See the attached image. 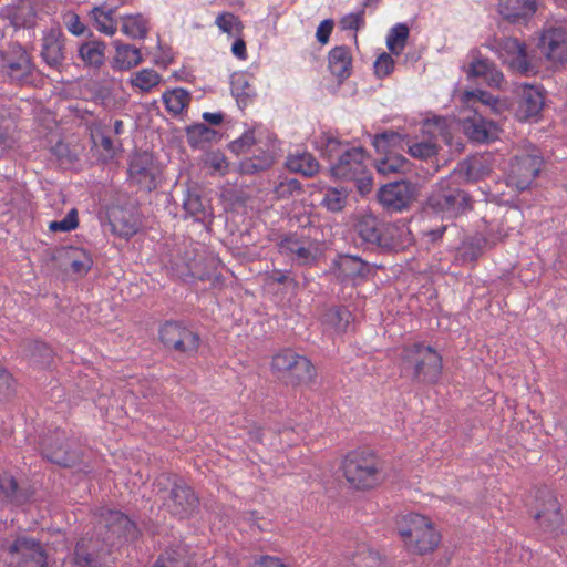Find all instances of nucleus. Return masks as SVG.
I'll list each match as a JSON object with an SVG mask.
<instances>
[{
  "mask_svg": "<svg viewBox=\"0 0 567 567\" xmlns=\"http://www.w3.org/2000/svg\"><path fill=\"white\" fill-rule=\"evenodd\" d=\"M215 24L223 33L233 35L240 32L243 24L238 17L231 12H221L216 17Z\"/></svg>",
  "mask_w": 567,
  "mask_h": 567,
  "instance_id": "obj_47",
  "label": "nucleus"
},
{
  "mask_svg": "<svg viewBox=\"0 0 567 567\" xmlns=\"http://www.w3.org/2000/svg\"><path fill=\"white\" fill-rule=\"evenodd\" d=\"M93 18L100 32L106 35H113L116 32L117 25L115 20H104L102 17L97 16H93Z\"/></svg>",
  "mask_w": 567,
  "mask_h": 567,
  "instance_id": "obj_60",
  "label": "nucleus"
},
{
  "mask_svg": "<svg viewBox=\"0 0 567 567\" xmlns=\"http://www.w3.org/2000/svg\"><path fill=\"white\" fill-rule=\"evenodd\" d=\"M409 38V28L404 23H396L386 35V47L391 54L400 55Z\"/></svg>",
  "mask_w": 567,
  "mask_h": 567,
  "instance_id": "obj_42",
  "label": "nucleus"
},
{
  "mask_svg": "<svg viewBox=\"0 0 567 567\" xmlns=\"http://www.w3.org/2000/svg\"><path fill=\"white\" fill-rule=\"evenodd\" d=\"M402 369L412 378L425 383H435L442 373V357L423 343L405 346L401 351Z\"/></svg>",
  "mask_w": 567,
  "mask_h": 567,
  "instance_id": "obj_5",
  "label": "nucleus"
},
{
  "mask_svg": "<svg viewBox=\"0 0 567 567\" xmlns=\"http://www.w3.org/2000/svg\"><path fill=\"white\" fill-rule=\"evenodd\" d=\"M29 357L33 364L40 368H47L52 360V351L47 343L41 341H33L29 343Z\"/></svg>",
  "mask_w": 567,
  "mask_h": 567,
  "instance_id": "obj_45",
  "label": "nucleus"
},
{
  "mask_svg": "<svg viewBox=\"0 0 567 567\" xmlns=\"http://www.w3.org/2000/svg\"><path fill=\"white\" fill-rule=\"evenodd\" d=\"M84 539L76 543L73 551L54 557L47 554L41 543L32 537L19 536L6 546L11 564L30 567H97L95 557L84 548Z\"/></svg>",
  "mask_w": 567,
  "mask_h": 567,
  "instance_id": "obj_1",
  "label": "nucleus"
},
{
  "mask_svg": "<svg viewBox=\"0 0 567 567\" xmlns=\"http://www.w3.org/2000/svg\"><path fill=\"white\" fill-rule=\"evenodd\" d=\"M461 173L442 178L426 200L424 212L442 219H453L471 209V199L460 186Z\"/></svg>",
  "mask_w": 567,
  "mask_h": 567,
  "instance_id": "obj_3",
  "label": "nucleus"
},
{
  "mask_svg": "<svg viewBox=\"0 0 567 567\" xmlns=\"http://www.w3.org/2000/svg\"><path fill=\"white\" fill-rule=\"evenodd\" d=\"M42 454L51 463L64 467H71L79 461L78 452L70 451L64 445L54 449L51 443L47 442L43 444Z\"/></svg>",
  "mask_w": 567,
  "mask_h": 567,
  "instance_id": "obj_36",
  "label": "nucleus"
},
{
  "mask_svg": "<svg viewBox=\"0 0 567 567\" xmlns=\"http://www.w3.org/2000/svg\"><path fill=\"white\" fill-rule=\"evenodd\" d=\"M0 494L6 502H19L18 483L12 476L8 474L0 476Z\"/></svg>",
  "mask_w": 567,
  "mask_h": 567,
  "instance_id": "obj_49",
  "label": "nucleus"
},
{
  "mask_svg": "<svg viewBox=\"0 0 567 567\" xmlns=\"http://www.w3.org/2000/svg\"><path fill=\"white\" fill-rule=\"evenodd\" d=\"M162 100L168 113L172 115H179L190 102V95L188 91L182 87H176L166 91Z\"/></svg>",
  "mask_w": 567,
  "mask_h": 567,
  "instance_id": "obj_38",
  "label": "nucleus"
},
{
  "mask_svg": "<svg viewBox=\"0 0 567 567\" xmlns=\"http://www.w3.org/2000/svg\"><path fill=\"white\" fill-rule=\"evenodd\" d=\"M162 76L153 69H143L131 75L130 83L141 92H150L159 84Z\"/></svg>",
  "mask_w": 567,
  "mask_h": 567,
  "instance_id": "obj_41",
  "label": "nucleus"
},
{
  "mask_svg": "<svg viewBox=\"0 0 567 567\" xmlns=\"http://www.w3.org/2000/svg\"><path fill=\"white\" fill-rule=\"evenodd\" d=\"M544 56L555 63H567V30L563 25L546 28L539 38Z\"/></svg>",
  "mask_w": 567,
  "mask_h": 567,
  "instance_id": "obj_18",
  "label": "nucleus"
},
{
  "mask_svg": "<svg viewBox=\"0 0 567 567\" xmlns=\"http://www.w3.org/2000/svg\"><path fill=\"white\" fill-rule=\"evenodd\" d=\"M271 365L275 371L297 383L309 382L316 375V369L310 360L291 349H285L274 355Z\"/></svg>",
  "mask_w": 567,
  "mask_h": 567,
  "instance_id": "obj_10",
  "label": "nucleus"
},
{
  "mask_svg": "<svg viewBox=\"0 0 567 567\" xmlns=\"http://www.w3.org/2000/svg\"><path fill=\"white\" fill-rule=\"evenodd\" d=\"M342 468L347 482L358 489L373 488L385 477L381 461L371 452H350Z\"/></svg>",
  "mask_w": 567,
  "mask_h": 567,
  "instance_id": "obj_4",
  "label": "nucleus"
},
{
  "mask_svg": "<svg viewBox=\"0 0 567 567\" xmlns=\"http://www.w3.org/2000/svg\"><path fill=\"white\" fill-rule=\"evenodd\" d=\"M159 338L163 344L186 357H194L200 344L197 332L177 321L166 322L161 327Z\"/></svg>",
  "mask_w": 567,
  "mask_h": 567,
  "instance_id": "obj_9",
  "label": "nucleus"
},
{
  "mask_svg": "<svg viewBox=\"0 0 567 567\" xmlns=\"http://www.w3.org/2000/svg\"><path fill=\"white\" fill-rule=\"evenodd\" d=\"M317 147L331 162L333 177L354 181L361 192L371 186L372 177L368 171V156L363 147L349 146L329 134L319 137Z\"/></svg>",
  "mask_w": 567,
  "mask_h": 567,
  "instance_id": "obj_2",
  "label": "nucleus"
},
{
  "mask_svg": "<svg viewBox=\"0 0 567 567\" xmlns=\"http://www.w3.org/2000/svg\"><path fill=\"white\" fill-rule=\"evenodd\" d=\"M230 90L239 105L246 106L256 96V90L245 73H235L230 78Z\"/></svg>",
  "mask_w": 567,
  "mask_h": 567,
  "instance_id": "obj_34",
  "label": "nucleus"
},
{
  "mask_svg": "<svg viewBox=\"0 0 567 567\" xmlns=\"http://www.w3.org/2000/svg\"><path fill=\"white\" fill-rule=\"evenodd\" d=\"M364 10L358 12H350L343 16L340 20L342 30L358 31L364 24Z\"/></svg>",
  "mask_w": 567,
  "mask_h": 567,
  "instance_id": "obj_54",
  "label": "nucleus"
},
{
  "mask_svg": "<svg viewBox=\"0 0 567 567\" xmlns=\"http://www.w3.org/2000/svg\"><path fill=\"white\" fill-rule=\"evenodd\" d=\"M467 56L470 62L465 72L468 79H480L488 86L501 87L504 75L493 62L483 56L477 49L471 50Z\"/></svg>",
  "mask_w": 567,
  "mask_h": 567,
  "instance_id": "obj_19",
  "label": "nucleus"
},
{
  "mask_svg": "<svg viewBox=\"0 0 567 567\" xmlns=\"http://www.w3.org/2000/svg\"><path fill=\"white\" fill-rule=\"evenodd\" d=\"M333 29V21L330 19L323 20L316 31V38L319 43L326 44L329 41L330 34Z\"/></svg>",
  "mask_w": 567,
  "mask_h": 567,
  "instance_id": "obj_59",
  "label": "nucleus"
},
{
  "mask_svg": "<svg viewBox=\"0 0 567 567\" xmlns=\"http://www.w3.org/2000/svg\"><path fill=\"white\" fill-rule=\"evenodd\" d=\"M374 73L379 79H383L394 70V60L391 54L382 52L373 63Z\"/></svg>",
  "mask_w": 567,
  "mask_h": 567,
  "instance_id": "obj_51",
  "label": "nucleus"
},
{
  "mask_svg": "<svg viewBox=\"0 0 567 567\" xmlns=\"http://www.w3.org/2000/svg\"><path fill=\"white\" fill-rule=\"evenodd\" d=\"M379 558L380 557L377 551L367 549V551L357 554L354 564L363 567H377Z\"/></svg>",
  "mask_w": 567,
  "mask_h": 567,
  "instance_id": "obj_58",
  "label": "nucleus"
},
{
  "mask_svg": "<svg viewBox=\"0 0 567 567\" xmlns=\"http://www.w3.org/2000/svg\"><path fill=\"white\" fill-rule=\"evenodd\" d=\"M543 159L537 154L516 155L511 163L509 183L518 189H526L539 174Z\"/></svg>",
  "mask_w": 567,
  "mask_h": 567,
  "instance_id": "obj_17",
  "label": "nucleus"
},
{
  "mask_svg": "<svg viewBox=\"0 0 567 567\" xmlns=\"http://www.w3.org/2000/svg\"><path fill=\"white\" fill-rule=\"evenodd\" d=\"M231 53L241 61L247 59L246 42L241 38H237L233 43Z\"/></svg>",
  "mask_w": 567,
  "mask_h": 567,
  "instance_id": "obj_64",
  "label": "nucleus"
},
{
  "mask_svg": "<svg viewBox=\"0 0 567 567\" xmlns=\"http://www.w3.org/2000/svg\"><path fill=\"white\" fill-rule=\"evenodd\" d=\"M142 62V54L131 44H116L114 64L120 70H130Z\"/></svg>",
  "mask_w": 567,
  "mask_h": 567,
  "instance_id": "obj_37",
  "label": "nucleus"
},
{
  "mask_svg": "<svg viewBox=\"0 0 567 567\" xmlns=\"http://www.w3.org/2000/svg\"><path fill=\"white\" fill-rule=\"evenodd\" d=\"M99 525L105 528L102 534L103 542L110 546L116 545L121 539H135L138 530L136 524L125 514L113 509H101Z\"/></svg>",
  "mask_w": 567,
  "mask_h": 567,
  "instance_id": "obj_11",
  "label": "nucleus"
},
{
  "mask_svg": "<svg viewBox=\"0 0 567 567\" xmlns=\"http://www.w3.org/2000/svg\"><path fill=\"white\" fill-rule=\"evenodd\" d=\"M347 197L343 187H329L322 193L321 205L331 212H339L344 207Z\"/></svg>",
  "mask_w": 567,
  "mask_h": 567,
  "instance_id": "obj_44",
  "label": "nucleus"
},
{
  "mask_svg": "<svg viewBox=\"0 0 567 567\" xmlns=\"http://www.w3.org/2000/svg\"><path fill=\"white\" fill-rule=\"evenodd\" d=\"M41 56L51 68L58 69L64 61L63 34L59 29H50L43 33Z\"/></svg>",
  "mask_w": 567,
  "mask_h": 567,
  "instance_id": "obj_25",
  "label": "nucleus"
},
{
  "mask_svg": "<svg viewBox=\"0 0 567 567\" xmlns=\"http://www.w3.org/2000/svg\"><path fill=\"white\" fill-rule=\"evenodd\" d=\"M18 140L16 121L9 115L4 107L0 106V157L4 153L13 150Z\"/></svg>",
  "mask_w": 567,
  "mask_h": 567,
  "instance_id": "obj_30",
  "label": "nucleus"
},
{
  "mask_svg": "<svg viewBox=\"0 0 567 567\" xmlns=\"http://www.w3.org/2000/svg\"><path fill=\"white\" fill-rule=\"evenodd\" d=\"M301 190V184L296 178H284L274 187V195L277 199H288Z\"/></svg>",
  "mask_w": 567,
  "mask_h": 567,
  "instance_id": "obj_48",
  "label": "nucleus"
},
{
  "mask_svg": "<svg viewBox=\"0 0 567 567\" xmlns=\"http://www.w3.org/2000/svg\"><path fill=\"white\" fill-rule=\"evenodd\" d=\"M117 4L114 7L107 6L106 3L100 7H95L92 10V16L102 17L104 20H114V14Z\"/></svg>",
  "mask_w": 567,
  "mask_h": 567,
  "instance_id": "obj_63",
  "label": "nucleus"
},
{
  "mask_svg": "<svg viewBox=\"0 0 567 567\" xmlns=\"http://www.w3.org/2000/svg\"><path fill=\"white\" fill-rule=\"evenodd\" d=\"M280 255L298 266L315 265L321 254L320 243L309 236L291 233L281 237L277 244Z\"/></svg>",
  "mask_w": 567,
  "mask_h": 567,
  "instance_id": "obj_7",
  "label": "nucleus"
},
{
  "mask_svg": "<svg viewBox=\"0 0 567 567\" xmlns=\"http://www.w3.org/2000/svg\"><path fill=\"white\" fill-rule=\"evenodd\" d=\"M402 135L389 131L378 134L373 138V145L384 157L375 162L379 174L389 176L391 174H405L410 171V162L401 154L393 153L390 148L402 145Z\"/></svg>",
  "mask_w": 567,
  "mask_h": 567,
  "instance_id": "obj_8",
  "label": "nucleus"
},
{
  "mask_svg": "<svg viewBox=\"0 0 567 567\" xmlns=\"http://www.w3.org/2000/svg\"><path fill=\"white\" fill-rule=\"evenodd\" d=\"M445 128V120L436 117L434 120H426L422 124V140L413 142L408 136H402V145L408 146L409 154L419 159H427L436 155L439 147L436 138L443 135Z\"/></svg>",
  "mask_w": 567,
  "mask_h": 567,
  "instance_id": "obj_13",
  "label": "nucleus"
},
{
  "mask_svg": "<svg viewBox=\"0 0 567 567\" xmlns=\"http://www.w3.org/2000/svg\"><path fill=\"white\" fill-rule=\"evenodd\" d=\"M413 243V235L404 221H386L381 250H401Z\"/></svg>",
  "mask_w": 567,
  "mask_h": 567,
  "instance_id": "obj_27",
  "label": "nucleus"
},
{
  "mask_svg": "<svg viewBox=\"0 0 567 567\" xmlns=\"http://www.w3.org/2000/svg\"><path fill=\"white\" fill-rule=\"evenodd\" d=\"M183 208L186 214L194 217L196 220H203L208 215L200 196L189 188H187L184 194Z\"/></svg>",
  "mask_w": 567,
  "mask_h": 567,
  "instance_id": "obj_43",
  "label": "nucleus"
},
{
  "mask_svg": "<svg viewBox=\"0 0 567 567\" xmlns=\"http://www.w3.org/2000/svg\"><path fill=\"white\" fill-rule=\"evenodd\" d=\"M106 45L102 41L90 40L79 47V56L91 68H100L105 60Z\"/></svg>",
  "mask_w": 567,
  "mask_h": 567,
  "instance_id": "obj_33",
  "label": "nucleus"
},
{
  "mask_svg": "<svg viewBox=\"0 0 567 567\" xmlns=\"http://www.w3.org/2000/svg\"><path fill=\"white\" fill-rule=\"evenodd\" d=\"M538 0H498L497 11L511 23L526 24L537 12Z\"/></svg>",
  "mask_w": 567,
  "mask_h": 567,
  "instance_id": "obj_24",
  "label": "nucleus"
},
{
  "mask_svg": "<svg viewBox=\"0 0 567 567\" xmlns=\"http://www.w3.org/2000/svg\"><path fill=\"white\" fill-rule=\"evenodd\" d=\"M122 31L132 39H144L148 32V21L141 13L125 16L122 19Z\"/></svg>",
  "mask_w": 567,
  "mask_h": 567,
  "instance_id": "obj_39",
  "label": "nucleus"
},
{
  "mask_svg": "<svg viewBox=\"0 0 567 567\" xmlns=\"http://www.w3.org/2000/svg\"><path fill=\"white\" fill-rule=\"evenodd\" d=\"M332 270L341 282L363 280L370 272L369 264L353 255H339L332 264Z\"/></svg>",
  "mask_w": 567,
  "mask_h": 567,
  "instance_id": "obj_23",
  "label": "nucleus"
},
{
  "mask_svg": "<svg viewBox=\"0 0 567 567\" xmlns=\"http://www.w3.org/2000/svg\"><path fill=\"white\" fill-rule=\"evenodd\" d=\"M63 21L68 31L74 35H81L85 31L84 23L81 22L80 17L74 12H68Z\"/></svg>",
  "mask_w": 567,
  "mask_h": 567,
  "instance_id": "obj_57",
  "label": "nucleus"
},
{
  "mask_svg": "<svg viewBox=\"0 0 567 567\" xmlns=\"http://www.w3.org/2000/svg\"><path fill=\"white\" fill-rule=\"evenodd\" d=\"M404 522L406 527L400 528V535L409 550L423 555L439 545L441 536L427 517L409 513L404 516Z\"/></svg>",
  "mask_w": 567,
  "mask_h": 567,
  "instance_id": "obj_6",
  "label": "nucleus"
},
{
  "mask_svg": "<svg viewBox=\"0 0 567 567\" xmlns=\"http://www.w3.org/2000/svg\"><path fill=\"white\" fill-rule=\"evenodd\" d=\"M463 102L471 109H478L476 103L483 106H488L491 110L501 114L506 109V103L498 100L496 96L483 90L466 91L462 97Z\"/></svg>",
  "mask_w": 567,
  "mask_h": 567,
  "instance_id": "obj_32",
  "label": "nucleus"
},
{
  "mask_svg": "<svg viewBox=\"0 0 567 567\" xmlns=\"http://www.w3.org/2000/svg\"><path fill=\"white\" fill-rule=\"evenodd\" d=\"M249 567H287L279 558L271 556H261Z\"/></svg>",
  "mask_w": 567,
  "mask_h": 567,
  "instance_id": "obj_62",
  "label": "nucleus"
},
{
  "mask_svg": "<svg viewBox=\"0 0 567 567\" xmlns=\"http://www.w3.org/2000/svg\"><path fill=\"white\" fill-rule=\"evenodd\" d=\"M165 505L174 516L185 518L196 511L198 498L185 482L178 480L174 482Z\"/></svg>",
  "mask_w": 567,
  "mask_h": 567,
  "instance_id": "obj_20",
  "label": "nucleus"
},
{
  "mask_svg": "<svg viewBox=\"0 0 567 567\" xmlns=\"http://www.w3.org/2000/svg\"><path fill=\"white\" fill-rule=\"evenodd\" d=\"M415 188L404 181L390 183L380 188L378 197L380 203L389 210L401 212L409 207Z\"/></svg>",
  "mask_w": 567,
  "mask_h": 567,
  "instance_id": "obj_22",
  "label": "nucleus"
},
{
  "mask_svg": "<svg viewBox=\"0 0 567 567\" xmlns=\"http://www.w3.org/2000/svg\"><path fill=\"white\" fill-rule=\"evenodd\" d=\"M112 227L120 236L130 238L138 230V224L135 219H114Z\"/></svg>",
  "mask_w": 567,
  "mask_h": 567,
  "instance_id": "obj_53",
  "label": "nucleus"
},
{
  "mask_svg": "<svg viewBox=\"0 0 567 567\" xmlns=\"http://www.w3.org/2000/svg\"><path fill=\"white\" fill-rule=\"evenodd\" d=\"M328 68L339 81L349 78L352 69L350 49L346 45H340L330 50L328 54Z\"/></svg>",
  "mask_w": 567,
  "mask_h": 567,
  "instance_id": "obj_29",
  "label": "nucleus"
},
{
  "mask_svg": "<svg viewBox=\"0 0 567 567\" xmlns=\"http://www.w3.org/2000/svg\"><path fill=\"white\" fill-rule=\"evenodd\" d=\"M286 166L303 176H313L319 169V163L310 153L299 151L288 155Z\"/></svg>",
  "mask_w": 567,
  "mask_h": 567,
  "instance_id": "obj_31",
  "label": "nucleus"
},
{
  "mask_svg": "<svg viewBox=\"0 0 567 567\" xmlns=\"http://www.w3.org/2000/svg\"><path fill=\"white\" fill-rule=\"evenodd\" d=\"M128 174L141 188L151 192L161 182V169L153 156L147 153H136L130 161Z\"/></svg>",
  "mask_w": 567,
  "mask_h": 567,
  "instance_id": "obj_15",
  "label": "nucleus"
},
{
  "mask_svg": "<svg viewBox=\"0 0 567 567\" xmlns=\"http://www.w3.org/2000/svg\"><path fill=\"white\" fill-rule=\"evenodd\" d=\"M272 163V152L269 150L257 147V150L254 151L252 156L241 161L240 169L245 174H256L258 172L267 169L268 167L271 166Z\"/></svg>",
  "mask_w": 567,
  "mask_h": 567,
  "instance_id": "obj_35",
  "label": "nucleus"
},
{
  "mask_svg": "<svg viewBox=\"0 0 567 567\" xmlns=\"http://www.w3.org/2000/svg\"><path fill=\"white\" fill-rule=\"evenodd\" d=\"M464 134L475 143H489L499 137V126L491 120L485 118L478 109L471 110L461 120Z\"/></svg>",
  "mask_w": 567,
  "mask_h": 567,
  "instance_id": "obj_16",
  "label": "nucleus"
},
{
  "mask_svg": "<svg viewBox=\"0 0 567 567\" xmlns=\"http://www.w3.org/2000/svg\"><path fill=\"white\" fill-rule=\"evenodd\" d=\"M93 260L85 251H80L79 256L71 261V269L79 275H85L92 268Z\"/></svg>",
  "mask_w": 567,
  "mask_h": 567,
  "instance_id": "obj_56",
  "label": "nucleus"
},
{
  "mask_svg": "<svg viewBox=\"0 0 567 567\" xmlns=\"http://www.w3.org/2000/svg\"><path fill=\"white\" fill-rule=\"evenodd\" d=\"M79 225L76 209H71L63 219L51 221L49 229L53 233H68L75 229Z\"/></svg>",
  "mask_w": 567,
  "mask_h": 567,
  "instance_id": "obj_50",
  "label": "nucleus"
},
{
  "mask_svg": "<svg viewBox=\"0 0 567 567\" xmlns=\"http://www.w3.org/2000/svg\"><path fill=\"white\" fill-rule=\"evenodd\" d=\"M257 144L258 141L255 131H246L239 138L231 143V150L237 153H246Z\"/></svg>",
  "mask_w": 567,
  "mask_h": 567,
  "instance_id": "obj_52",
  "label": "nucleus"
},
{
  "mask_svg": "<svg viewBox=\"0 0 567 567\" xmlns=\"http://www.w3.org/2000/svg\"><path fill=\"white\" fill-rule=\"evenodd\" d=\"M93 146L100 154V159L109 162L114 158L116 154V145L112 138L105 135L103 132L92 134Z\"/></svg>",
  "mask_w": 567,
  "mask_h": 567,
  "instance_id": "obj_46",
  "label": "nucleus"
},
{
  "mask_svg": "<svg viewBox=\"0 0 567 567\" xmlns=\"http://www.w3.org/2000/svg\"><path fill=\"white\" fill-rule=\"evenodd\" d=\"M504 64L520 74H528L533 68L528 61L525 45L514 38H501L485 44Z\"/></svg>",
  "mask_w": 567,
  "mask_h": 567,
  "instance_id": "obj_12",
  "label": "nucleus"
},
{
  "mask_svg": "<svg viewBox=\"0 0 567 567\" xmlns=\"http://www.w3.org/2000/svg\"><path fill=\"white\" fill-rule=\"evenodd\" d=\"M535 519L545 532L557 533L563 524V515L557 498L547 492L544 496L543 508L535 514Z\"/></svg>",
  "mask_w": 567,
  "mask_h": 567,
  "instance_id": "obj_28",
  "label": "nucleus"
},
{
  "mask_svg": "<svg viewBox=\"0 0 567 567\" xmlns=\"http://www.w3.org/2000/svg\"><path fill=\"white\" fill-rule=\"evenodd\" d=\"M206 167L214 174H225L228 167L226 157L221 153H210L205 161Z\"/></svg>",
  "mask_w": 567,
  "mask_h": 567,
  "instance_id": "obj_55",
  "label": "nucleus"
},
{
  "mask_svg": "<svg viewBox=\"0 0 567 567\" xmlns=\"http://www.w3.org/2000/svg\"><path fill=\"white\" fill-rule=\"evenodd\" d=\"M34 65L21 47L12 48L2 56V73L11 83L24 85L32 82Z\"/></svg>",
  "mask_w": 567,
  "mask_h": 567,
  "instance_id": "obj_14",
  "label": "nucleus"
},
{
  "mask_svg": "<svg viewBox=\"0 0 567 567\" xmlns=\"http://www.w3.org/2000/svg\"><path fill=\"white\" fill-rule=\"evenodd\" d=\"M543 105L544 96L538 87L528 84L519 87L517 115L520 120L527 121L537 116Z\"/></svg>",
  "mask_w": 567,
  "mask_h": 567,
  "instance_id": "obj_26",
  "label": "nucleus"
},
{
  "mask_svg": "<svg viewBox=\"0 0 567 567\" xmlns=\"http://www.w3.org/2000/svg\"><path fill=\"white\" fill-rule=\"evenodd\" d=\"M385 224V220L373 214L361 215L354 225V233L360 244L368 249H381Z\"/></svg>",
  "mask_w": 567,
  "mask_h": 567,
  "instance_id": "obj_21",
  "label": "nucleus"
},
{
  "mask_svg": "<svg viewBox=\"0 0 567 567\" xmlns=\"http://www.w3.org/2000/svg\"><path fill=\"white\" fill-rule=\"evenodd\" d=\"M352 320V313L344 307H332L324 311L322 321L338 332L346 331Z\"/></svg>",
  "mask_w": 567,
  "mask_h": 567,
  "instance_id": "obj_40",
  "label": "nucleus"
},
{
  "mask_svg": "<svg viewBox=\"0 0 567 567\" xmlns=\"http://www.w3.org/2000/svg\"><path fill=\"white\" fill-rule=\"evenodd\" d=\"M268 280L271 282H277V284H291L293 286H297L296 280L290 278L289 271H286V270H279V269L272 270L271 274H269V276H268Z\"/></svg>",
  "mask_w": 567,
  "mask_h": 567,
  "instance_id": "obj_61",
  "label": "nucleus"
}]
</instances>
